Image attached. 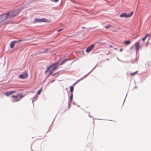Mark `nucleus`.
Listing matches in <instances>:
<instances>
[{
    "label": "nucleus",
    "mask_w": 151,
    "mask_h": 151,
    "mask_svg": "<svg viewBox=\"0 0 151 151\" xmlns=\"http://www.w3.org/2000/svg\"><path fill=\"white\" fill-rule=\"evenodd\" d=\"M133 13V12H132L131 13H129V14H127L126 13H124V14H121L120 15V17H124L126 18H128L132 16Z\"/></svg>",
    "instance_id": "nucleus-3"
},
{
    "label": "nucleus",
    "mask_w": 151,
    "mask_h": 151,
    "mask_svg": "<svg viewBox=\"0 0 151 151\" xmlns=\"http://www.w3.org/2000/svg\"><path fill=\"white\" fill-rule=\"evenodd\" d=\"M16 92L15 91H12L7 92L6 93H5V95L6 96H9L12 94Z\"/></svg>",
    "instance_id": "nucleus-7"
},
{
    "label": "nucleus",
    "mask_w": 151,
    "mask_h": 151,
    "mask_svg": "<svg viewBox=\"0 0 151 151\" xmlns=\"http://www.w3.org/2000/svg\"><path fill=\"white\" fill-rule=\"evenodd\" d=\"M55 2H58L59 0H54Z\"/></svg>",
    "instance_id": "nucleus-24"
},
{
    "label": "nucleus",
    "mask_w": 151,
    "mask_h": 151,
    "mask_svg": "<svg viewBox=\"0 0 151 151\" xmlns=\"http://www.w3.org/2000/svg\"><path fill=\"white\" fill-rule=\"evenodd\" d=\"M63 29H59L58 30H57V32H60V31H61Z\"/></svg>",
    "instance_id": "nucleus-22"
},
{
    "label": "nucleus",
    "mask_w": 151,
    "mask_h": 151,
    "mask_svg": "<svg viewBox=\"0 0 151 151\" xmlns=\"http://www.w3.org/2000/svg\"><path fill=\"white\" fill-rule=\"evenodd\" d=\"M70 91L72 93L73 91V89H74L73 87L72 86H70Z\"/></svg>",
    "instance_id": "nucleus-13"
},
{
    "label": "nucleus",
    "mask_w": 151,
    "mask_h": 151,
    "mask_svg": "<svg viewBox=\"0 0 151 151\" xmlns=\"http://www.w3.org/2000/svg\"><path fill=\"white\" fill-rule=\"evenodd\" d=\"M27 72H26L23 74L20 75L19 76V78L21 79H24L27 78L28 76Z\"/></svg>",
    "instance_id": "nucleus-5"
},
{
    "label": "nucleus",
    "mask_w": 151,
    "mask_h": 151,
    "mask_svg": "<svg viewBox=\"0 0 151 151\" xmlns=\"http://www.w3.org/2000/svg\"><path fill=\"white\" fill-rule=\"evenodd\" d=\"M56 65H54L55 66L52 69L54 71L58 68V66Z\"/></svg>",
    "instance_id": "nucleus-14"
},
{
    "label": "nucleus",
    "mask_w": 151,
    "mask_h": 151,
    "mask_svg": "<svg viewBox=\"0 0 151 151\" xmlns=\"http://www.w3.org/2000/svg\"><path fill=\"white\" fill-rule=\"evenodd\" d=\"M137 72H135L134 73H130V75H131L132 76H134L137 73Z\"/></svg>",
    "instance_id": "nucleus-15"
},
{
    "label": "nucleus",
    "mask_w": 151,
    "mask_h": 151,
    "mask_svg": "<svg viewBox=\"0 0 151 151\" xmlns=\"http://www.w3.org/2000/svg\"><path fill=\"white\" fill-rule=\"evenodd\" d=\"M117 29H121V28L120 27H118L117 28Z\"/></svg>",
    "instance_id": "nucleus-26"
},
{
    "label": "nucleus",
    "mask_w": 151,
    "mask_h": 151,
    "mask_svg": "<svg viewBox=\"0 0 151 151\" xmlns=\"http://www.w3.org/2000/svg\"><path fill=\"white\" fill-rule=\"evenodd\" d=\"M109 47H112V46L111 45Z\"/></svg>",
    "instance_id": "nucleus-28"
},
{
    "label": "nucleus",
    "mask_w": 151,
    "mask_h": 151,
    "mask_svg": "<svg viewBox=\"0 0 151 151\" xmlns=\"http://www.w3.org/2000/svg\"><path fill=\"white\" fill-rule=\"evenodd\" d=\"M67 61V60H65L63 61L60 64V65H62Z\"/></svg>",
    "instance_id": "nucleus-18"
},
{
    "label": "nucleus",
    "mask_w": 151,
    "mask_h": 151,
    "mask_svg": "<svg viewBox=\"0 0 151 151\" xmlns=\"http://www.w3.org/2000/svg\"><path fill=\"white\" fill-rule=\"evenodd\" d=\"M46 22V20L45 19H35L34 21V23L36 22Z\"/></svg>",
    "instance_id": "nucleus-4"
},
{
    "label": "nucleus",
    "mask_w": 151,
    "mask_h": 151,
    "mask_svg": "<svg viewBox=\"0 0 151 151\" xmlns=\"http://www.w3.org/2000/svg\"><path fill=\"white\" fill-rule=\"evenodd\" d=\"M78 81H79V80L77 82H78Z\"/></svg>",
    "instance_id": "nucleus-30"
},
{
    "label": "nucleus",
    "mask_w": 151,
    "mask_h": 151,
    "mask_svg": "<svg viewBox=\"0 0 151 151\" xmlns=\"http://www.w3.org/2000/svg\"><path fill=\"white\" fill-rule=\"evenodd\" d=\"M130 43V42L129 40L127 41L124 42V43L127 45L129 44Z\"/></svg>",
    "instance_id": "nucleus-17"
},
{
    "label": "nucleus",
    "mask_w": 151,
    "mask_h": 151,
    "mask_svg": "<svg viewBox=\"0 0 151 151\" xmlns=\"http://www.w3.org/2000/svg\"><path fill=\"white\" fill-rule=\"evenodd\" d=\"M22 41V40H15V41H13V42H14V44H15L16 43H18L21 42Z\"/></svg>",
    "instance_id": "nucleus-12"
},
{
    "label": "nucleus",
    "mask_w": 151,
    "mask_h": 151,
    "mask_svg": "<svg viewBox=\"0 0 151 151\" xmlns=\"http://www.w3.org/2000/svg\"><path fill=\"white\" fill-rule=\"evenodd\" d=\"M122 50H123V49L122 48H121V49H120V50H119V51H121V52L122 51Z\"/></svg>",
    "instance_id": "nucleus-23"
},
{
    "label": "nucleus",
    "mask_w": 151,
    "mask_h": 151,
    "mask_svg": "<svg viewBox=\"0 0 151 151\" xmlns=\"http://www.w3.org/2000/svg\"><path fill=\"white\" fill-rule=\"evenodd\" d=\"M134 46L137 51H138L139 48V41L135 42L134 44Z\"/></svg>",
    "instance_id": "nucleus-8"
},
{
    "label": "nucleus",
    "mask_w": 151,
    "mask_h": 151,
    "mask_svg": "<svg viewBox=\"0 0 151 151\" xmlns=\"http://www.w3.org/2000/svg\"><path fill=\"white\" fill-rule=\"evenodd\" d=\"M42 91V88H41L37 92V94L39 95L40 94L41 92Z\"/></svg>",
    "instance_id": "nucleus-16"
},
{
    "label": "nucleus",
    "mask_w": 151,
    "mask_h": 151,
    "mask_svg": "<svg viewBox=\"0 0 151 151\" xmlns=\"http://www.w3.org/2000/svg\"><path fill=\"white\" fill-rule=\"evenodd\" d=\"M150 35L149 34H146L145 36L142 38V40L143 41H145V40L147 38V37L149 36V35Z\"/></svg>",
    "instance_id": "nucleus-11"
},
{
    "label": "nucleus",
    "mask_w": 151,
    "mask_h": 151,
    "mask_svg": "<svg viewBox=\"0 0 151 151\" xmlns=\"http://www.w3.org/2000/svg\"><path fill=\"white\" fill-rule=\"evenodd\" d=\"M57 73H55L53 75V76H55Z\"/></svg>",
    "instance_id": "nucleus-25"
},
{
    "label": "nucleus",
    "mask_w": 151,
    "mask_h": 151,
    "mask_svg": "<svg viewBox=\"0 0 151 151\" xmlns=\"http://www.w3.org/2000/svg\"><path fill=\"white\" fill-rule=\"evenodd\" d=\"M73 94L72 93L71 95L70 96V100L71 101H72V100L73 99Z\"/></svg>",
    "instance_id": "nucleus-19"
},
{
    "label": "nucleus",
    "mask_w": 151,
    "mask_h": 151,
    "mask_svg": "<svg viewBox=\"0 0 151 151\" xmlns=\"http://www.w3.org/2000/svg\"><path fill=\"white\" fill-rule=\"evenodd\" d=\"M18 14L17 11H13L0 15V27L7 23L5 22V20L12 19Z\"/></svg>",
    "instance_id": "nucleus-1"
},
{
    "label": "nucleus",
    "mask_w": 151,
    "mask_h": 151,
    "mask_svg": "<svg viewBox=\"0 0 151 151\" xmlns=\"http://www.w3.org/2000/svg\"><path fill=\"white\" fill-rule=\"evenodd\" d=\"M53 72L54 71L52 70H51L49 73V75L52 74Z\"/></svg>",
    "instance_id": "nucleus-20"
},
{
    "label": "nucleus",
    "mask_w": 151,
    "mask_h": 151,
    "mask_svg": "<svg viewBox=\"0 0 151 151\" xmlns=\"http://www.w3.org/2000/svg\"><path fill=\"white\" fill-rule=\"evenodd\" d=\"M58 63H54V64L52 65L51 66H49L47 68V70H46V71H45V72L46 73H47V72H48L50 70V68L51 67H52L53 66H54V65H57L58 64Z\"/></svg>",
    "instance_id": "nucleus-9"
},
{
    "label": "nucleus",
    "mask_w": 151,
    "mask_h": 151,
    "mask_svg": "<svg viewBox=\"0 0 151 151\" xmlns=\"http://www.w3.org/2000/svg\"><path fill=\"white\" fill-rule=\"evenodd\" d=\"M14 45L15 44L14 42L12 41L10 44V47L11 48H13L14 47Z\"/></svg>",
    "instance_id": "nucleus-10"
},
{
    "label": "nucleus",
    "mask_w": 151,
    "mask_h": 151,
    "mask_svg": "<svg viewBox=\"0 0 151 151\" xmlns=\"http://www.w3.org/2000/svg\"><path fill=\"white\" fill-rule=\"evenodd\" d=\"M24 97L22 94H18L16 96L13 95L12 98L15 102H17L20 100L21 99Z\"/></svg>",
    "instance_id": "nucleus-2"
},
{
    "label": "nucleus",
    "mask_w": 151,
    "mask_h": 151,
    "mask_svg": "<svg viewBox=\"0 0 151 151\" xmlns=\"http://www.w3.org/2000/svg\"><path fill=\"white\" fill-rule=\"evenodd\" d=\"M111 27V26L109 25H108L105 27V28L106 29H108L109 28Z\"/></svg>",
    "instance_id": "nucleus-21"
},
{
    "label": "nucleus",
    "mask_w": 151,
    "mask_h": 151,
    "mask_svg": "<svg viewBox=\"0 0 151 151\" xmlns=\"http://www.w3.org/2000/svg\"><path fill=\"white\" fill-rule=\"evenodd\" d=\"M54 81H55L54 80H53L51 82L52 83V82H54Z\"/></svg>",
    "instance_id": "nucleus-27"
},
{
    "label": "nucleus",
    "mask_w": 151,
    "mask_h": 151,
    "mask_svg": "<svg viewBox=\"0 0 151 151\" xmlns=\"http://www.w3.org/2000/svg\"><path fill=\"white\" fill-rule=\"evenodd\" d=\"M94 45L92 44L89 46L86 50V52H89L94 46Z\"/></svg>",
    "instance_id": "nucleus-6"
},
{
    "label": "nucleus",
    "mask_w": 151,
    "mask_h": 151,
    "mask_svg": "<svg viewBox=\"0 0 151 151\" xmlns=\"http://www.w3.org/2000/svg\"><path fill=\"white\" fill-rule=\"evenodd\" d=\"M114 49L115 50H116V49H117V48H114Z\"/></svg>",
    "instance_id": "nucleus-29"
}]
</instances>
